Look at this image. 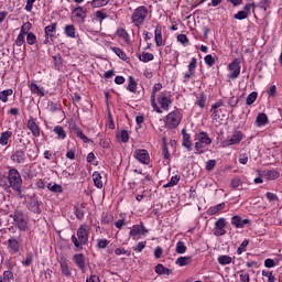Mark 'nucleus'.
Listing matches in <instances>:
<instances>
[{
    "label": "nucleus",
    "mask_w": 282,
    "mask_h": 282,
    "mask_svg": "<svg viewBox=\"0 0 282 282\" xmlns=\"http://www.w3.org/2000/svg\"><path fill=\"white\" fill-rule=\"evenodd\" d=\"M10 217H12L19 230L22 232L28 230V220H25V215H23V212H15L14 215H11Z\"/></svg>",
    "instance_id": "5"
},
{
    "label": "nucleus",
    "mask_w": 282,
    "mask_h": 282,
    "mask_svg": "<svg viewBox=\"0 0 282 282\" xmlns=\"http://www.w3.org/2000/svg\"><path fill=\"white\" fill-rule=\"evenodd\" d=\"M23 43H25V33H24V29L21 28V32L15 40V44L18 45V47H21Z\"/></svg>",
    "instance_id": "40"
},
{
    "label": "nucleus",
    "mask_w": 282,
    "mask_h": 282,
    "mask_svg": "<svg viewBox=\"0 0 282 282\" xmlns=\"http://www.w3.org/2000/svg\"><path fill=\"white\" fill-rule=\"evenodd\" d=\"M241 282H250V274L243 270L239 271Z\"/></svg>",
    "instance_id": "53"
},
{
    "label": "nucleus",
    "mask_w": 282,
    "mask_h": 282,
    "mask_svg": "<svg viewBox=\"0 0 282 282\" xmlns=\"http://www.w3.org/2000/svg\"><path fill=\"white\" fill-rule=\"evenodd\" d=\"M229 70L228 78H231V80H235L236 78H239V74H241V64L239 63L238 58H235L229 64Z\"/></svg>",
    "instance_id": "6"
},
{
    "label": "nucleus",
    "mask_w": 282,
    "mask_h": 282,
    "mask_svg": "<svg viewBox=\"0 0 282 282\" xmlns=\"http://www.w3.org/2000/svg\"><path fill=\"white\" fill-rule=\"evenodd\" d=\"M158 102L161 107V109H164V111H169V107H171V95L167 91L160 93L158 96Z\"/></svg>",
    "instance_id": "8"
},
{
    "label": "nucleus",
    "mask_w": 282,
    "mask_h": 282,
    "mask_svg": "<svg viewBox=\"0 0 282 282\" xmlns=\"http://www.w3.org/2000/svg\"><path fill=\"white\" fill-rule=\"evenodd\" d=\"M154 41L156 43V47H162V29H160V28L155 29Z\"/></svg>",
    "instance_id": "33"
},
{
    "label": "nucleus",
    "mask_w": 282,
    "mask_h": 282,
    "mask_svg": "<svg viewBox=\"0 0 282 282\" xmlns=\"http://www.w3.org/2000/svg\"><path fill=\"white\" fill-rule=\"evenodd\" d=\"M219 111H221V109L219 110V108L210 109V113H212V120H219L220 116H219Z\"/></svg>",
    "instance_id": "58"
},
{
    "label": "nucleus",
    "mask_w": 282,
    "mask_h": 282,
    "mask_svg": "<svg viewBox=\"0 0 282 282\" xmlns=\"http://www.w3.org/2000/svg\"><path fill=\"white\" fill-rule=\"evenodd\" d=\"M72 267L67 262H61V272L64 276H72Z\"/></svg>",
    "instance_id": "31"
},
{
    "label": "nucleus",
    "mask_w": 282,
    "mask_h": 282,
    "mask_svg": "<svg viewBox=\"0 0 282 282\" xmlns=\"http://www.w3.org/2000/svg\"><path fill=\"white\" fill-rule=\"evenodd\" d=\"M183 135V147L187 149V151H193V141H191V134L186 133V129L182 130Z\"/></svg>",
    "instance_id": "19"
},
{
    "label": "nucleus",
    "mask_w": 282,
    "mask_h": 282,
    "mask_svg": "<svg viewBox=\"0 0 282 282\" xmlns=\"http://www.w3.org/2000/svg\"><path fill=\"white\" fill-rule=\"evenodd\" d=\"M28 160V155L25 154V150H15L11 154V161L15 164H25V161Z\"/></svg>",
    "instance_id": "11"
},
{
    "label": "nucleus",
    "mask_w": 282,
    "mask_h": 282,
    "mask_svg": "<svg viewBox=\"0 0 282 282\" xmlns=\"http://www.w3.org/2000/svg\"><path fill=\"white\" fill-rule=\"evenodd\" d=\"M72 131L75 135H77V138H79V140H83V142H85V144H89V142H91V139L87 138V135H85V133H83V130L80 128H78L77 126H73Z\"/></svg>",
    "instance_id": "20"
},
{
    "label": "nucleus",
    "mask_w": 282,
    "mask_h": 282,
    "mask_svg": "<svg viewBox=\"0 0 282 282\" xmlns=\"http://www.w3.org/2000/svg\"><path fill=\"white\" fill-rule=\"evenodd\" d=\"M164 270H166V267H164V264H158L155 267L156 274H164Z\"/></svg>",
    "instance_id": "64"
},
{
    "label": "nucleus",
    "mask_w": 282,
    "mask_h": 282,
    "mask_svg": "<svg viewBox=\"0 0 282 282\" xmlns=\"http://www.w3.org/2000/svg\"><path fill=\"white\" fill-rule=\"evenodd\" d=\"M73 17H75L76 21L82 25V23H85V19H87V10L83 7H76L73 12Z\"/></svg>",
    "instance_id": "12"
},
{
    "label": "nucleus",
    "mask_w": 282,
    "mask_h": 282,
    "mask_svg": "<svg viewBox=\"0 0 282 282\" xmlns=\"http://www.w3.org/2000/svg\"><path fill=\"white\" fill-rule=\"evenodd\" d=\"M187 248L186 245L184 243V241H178L176 243V248H175V252L177 254H184L186 252Z\"/></svg>",
    "instance_id": "39"
},
{
    "label": "nucleus",
    "mask_w": 282,
    "mask_h": 282,
    "mask_svg": "<svg viewBox=\"0 0 282 282\" xmlns=\"http://www.w3.org/2000/svg\"><path fill=\"white\" fill-rule=\"evenodd\" d=\"M31 91L32 94H36V96H45L43 88H40L39 85L34 83L31 84Z\"/></svg>",
    "instance_id": "41"
},
{
    "label": "nucleus",
    "mask_w": 282,
    "mask_h": 282,
    "mask_svg": "<svg viewBox=\"0 0 282 282\" xmlns=\"http://www.w3.org/2000/svg\"><path fill=\"white\" fill-rule=\"evenodd\" d=\"M230 186L232 188H239V186H241V178H239V177L232 178L230 182Z\"/></svg>",
    "instance_id": "59"
},
{
    "label": "nucleus",
    "mask_w": 282,
    "mask_h": 282,
    "mask_svg": "<svg viewBox=\"0 0 282 282\" xmlns=\"http://www.w3.org/2000/svg\"><path fill=\"white\" fill-rule=\"evenodd\" d=\"M129 235L135 241V237H138V235H141L140 225H133L132 229L129 232Z\"/></svg>",
    "instance_id": "44"
},
{
    "label": "nucleus",
    "mask_w": 282,
    "mask_h": 282,
    "mask_svg": "<svg viewBox=\"0 0 282 282\" xmlns=\"http://www.w3.org/2000/svg\"><path fill=\"white\" fill-rule=\"evenodd\" d=\"M110 0H93L90 2L91 8H104V6H107Z\"/></svg>",
    "instance_id": "38"
},
{
    "label": "nucleus",
    "mask_w": 282,
    "mask_h": 282,
    "mask_svg": "<svg viewBox=\"0 0 282 282\" xmlns=\"http://www.w3.org/2000/svg\"><path fill=\"white\" fill-rule=\"evenodd\" d=\"M64 34L68 37V39H77L78 35H76V26H74V24H67L64 28Z\"/></svg>",
    "instance_id": "23"
},
{
    "label": "nucleus",
    "mask_w": 282,
    "mask_h": 282,
    "mask_svg": "<svg viewBox=\"0 0 282 282\" xmlns=\"http://www.w3.org/2000/svg\"><path fill=\"white\" fill-rule=\"evenodd\" d=\"M26 34V43L28 45L36 44V35L32 32L25 33Z\"/></svg>",
    "instance_id": "46"
},
{
    "label": "nucleus",
    "mask_w": 282,
    "mask_h": 282,
    "mask_svg": "<svg viewBox=\"0 0 282 282\" xmlns=\"http://www.w3.org/2000/svg\"><path fill=\"white\" fill-rule=\"evenodd\" d=\"M215 166H217V161L209 160L206 163V171H213V169H215Z\"/></svg>",
    "instance_id": "61"
},
{
    "label": "nucleus",
    "mask_w": 282,
    "mask_h": 282,
    "mask_svg": "<svg viewBox=\"0 0 282 282\" xmlns=\"http://www.w3.org/2000/svg\"><path fill=\"white\" fill-rule=\"evenodd\" d=\"M145 248H147V242L141 241V242H138L135 247H133V250L134 252H142V250H144Z\"/></svg>",
    "instance_id": "55"
},
{
    "label": "nucleus",
    "mask_w": 282,
    "mask_h": 282,
    "mask_svg": "<svg viewBox=\"0 0 282 282\" xmlns=\"http://www.w3.org/2000/svg\"><path fill=\"white\" fill-rule=\"evenodd\" d=\"M206 65H208V67H213V65H215V57H213V55H206L204 58Z\"/></svg>",
    "instance_id": "56"
},
{
    "label": "nucleus",
    "mask_w": 282,
    "mask_h": 282,
    "mask_svg": "<svg viewBox=\"0 0 282 282\" xmlns=\"http://www.w3.org/2000/svg\"><path fill=\"white\" fill-rule=\"evenodd\" d=\"M188 72L185 73L184 78L185 80H188L189 78H193V76H195V69L197 68V58L193 57L191 59V63L187 66Z\"/></svg>",
    "instance_id": "17"
},
{
    "label": "nucleus",
    "mask_w": 282,
    "mask_h": 282,
    "mask_svg": "<svg viewBox=\"0 0 282 282\" xmlns=\"http://www.w3.org/2000/svg\"><path fill=\"white\" fill-rule=\"evenodd\" d=\"M268 122H269L268 115H265L264 112L258 113V116L256 118L257 127H265V124H268Z\"/></svg>",
    "instance_id": "24"
},
{
    "label": "nucleus",
    "mask_w": 282,
    "mask_h": 282,
    "mask_svg": "<svg viewBox=\"0 0 282 282\" xmlns=\"http://www.w3.org/2000/svg\"><path fill=\"white\" fill-rule=\"evenodd\" d=\"M34 261V254L32 252H26V258L22 261L24 268H30V264Z\"/></svg>",
    "instance_id": "42"
},
{
    "label": "nucleus",
    "mask_w": 282,
    "mask_h": 282,
    "mask_svg": "<svg viewBox=\"0 0 282 282\" xmlns=\"http://www.w3.org/2000/svg\"><path fill=\"white\" fill-rule=\"evenodd\" d=\"M195 151H197V153L199 154L204 153V143L197 141L195 143Z\"/></svg>",
    "instance_id": "63"
},
{
    "label": "nucleus",
    "mask_w": 282,
    "mask_h": 282,
    "mask_svg": "<svg viewBox=\"0 0 282 282\" xmlns=\"http://www.w3.org/2000/svg\"><path fill=\"white\" fill-rule=\"evenodd\" d=\"M57 23L54 22L51 25L45 26L44 32L45 36H50V39H54V32H56Z\"/></svg>",
    "instance_id": "27"
},
{
    "label": "nucleus",
    "mask_w": 282,
    "mask_h": 282,
    "mask_svg": "<svg viewBox=\"0 0 282 282\" xmlns=\"http://www.w3.org/2000/svg\"><path fill=\"white\" fill-rule=\"evenodd\" d=\"M257 96H259L257 91H252L251 94H249L246 99V105H254V101L257 100Z\"/></svg>",
    "instance_id": "45"
},
{
    "label": "nucleus",
    "mask_w": 282,
    "mask_h": 282,
    "mask_svg": "<svg viewBox=\"0 0 282 282\" xmlns=\"http://www.w3.org/2000/svg\"><path fill=\"white\" fill-rule=\"evenodd\" d=\"M13 94H14V91L12 89H7V90L0 91L1 102H8V97L12 96Z\"/></svg>",
    "instance_id": "36"
},
{
    "label": "nucleus",
    "mask_w": 282,
    "mask_h": 282,
    "mask_svg": "<svg viewBox=\"0 0 282 282\" xmlns=\"http://www.w3.org/2000/svg\"><path fill=\"white\" fill-rule=\"evenodd\" d=\"M96 19H98L99 23H102V21H105V19H107V13L102 12V11H97L95 13Z\"/></svg>",
    "instance_id": "57"
},
{
    "label": "nucleus",
    "mask_w": 282,
    "mask_h": 282,
    "mask_svg": "<svg viewBox=\"0 0 282 282\" xmlns=\"http://www.w3.org/2000/svg\"><path fill=\"white\" fill-rule=\"evenodd\" d=\"M70 240L77 250H83V246H87V241H89V226L82 225L77 229V237L73 235Z\"/></svg>",
    "instance_id": "1"
},
{
    "label": "nucleus",
    "mask_w": 282,
    "mask_h": 282,
    "mask_svg": "<svg viewBox=\"0 0 282 282\" xmlns=\"http://www.w3.org/2000/svg\"><path fill=\"white\" fill-rule=\"evenodd\" d=\"M10 138H12V131H4L0 134V144L2 147L8 145V140H10Z\"/></svg>",
    "instance_id": "28"
},
{
    "label": "nucleus",
    "mask_w": 282,
    "mask_h": 282,
    "mask_svg": "<svg viewBox=\"0 0 282 282\" xmlns=\"http://www.w3.org/2000/svg\"><path fill=\"white\" fill-rule=\"evenodd\" d=\"M26 127H28V130L31 131L34 138L41 137V128H39V124H36V120L34 118L31 117L28 120Z\"/></svg>",
    "instance_id": "15"
},
{
    "label": "nucleus",
    "mask_w": 282,
    "mask_h": 282,
    "mask_svg": "<svg viewBox=\"0 0 282 282\" xmlns=\"http://www.w3.org/2000/svg\"><path fill=\"white\" fill-rule=\"evenodd\" d=\"M196 104L198 105V107H200V109H204V107H206V95H204V93L199 95Z\"/></svg>",
    "instance_id": "52"
},
{
    "label": "nucleus",
    "mask_w": 282,
    "mask_h": 282,
    "mask_svg": "<svg viewBox=\"0 0 282 282\" xmlns=\"http://www.w3.org/2000/svg\"><path fill=\"white\" fill-rule=\"evenodd\" d=\"M48 191H51L52 193H63V186L58 185V184H54L52 185L51 183L47 185Z\"/></svg>",
    "instance_id": "48"
},
{
    "label": "nucleus",
    "mask_w": 282,
    "mask_h": 282,
    "mask_svg": "<svg viewBox=\"0 0 282 282\" xmlns=\"http://www.w3.org/2000/svg\"><path fill=\"white\" fill-rule=\"evenodd\" d=\"M93 182L96 188H102V176L98 172L93 173Z\"/></svg>",
    "instance_id": "30"
},
{
    "label": "nucleus",
    "mask_w": 282,
    "mask_h": 282,
    "mask_svg": "<svg viewBox=\"0 0 282 282\" xmlns=\"http://www.w3.org/2000/svg\"><path fill=\"white\" fill-rule=\"evenodd\" d=\"M107 246H109V240L107 239H99L97 242V248H99V250H105Z\"/></svg>",
    "instance_id": "54"
},
{
    "label": "nucleus",
    "mask_w": 282,
    "mask_h": 282,
    "mask_svg": "<svg viewBox=\"0 0 282 282\" xmlns=\"http://www.w3.org/2000/svg\"><path fill=\"white\" fill-rule=\"evenodd\" d=\"M192 261H193L192 257H180L176 260V265H180L181 268H184V265H191Z\"/></svg>",
    "instance_id": "29"
},
{
    "label": "nucleus",
    "mask_w": 282,
    "mask_h": 282,
    "mask_svg": "<svg viewBox=\"0 0 282 282\" xmlns=\"http://www.w3.org/2000/svg\"><path fill=\"white\" fill-rule=\"evenodd\" d=\"M133 158L138 160L141 164H150L151 156L149 155V151L145 149H137L133 153Z\"/></svg>",
    "instance_id": "7"
},
{
    "label": "nucleus",
    "mask_w": 282,
    "mask_h": 282,
    "mask_svg": "<svg viewBox=\"0 0 282 282\" xmlns=\"http://www.w3.org/2000/svg\"><path fill=\"white\" fill-rule=\"evenodd\" d=\"M248 12L246 11H239L234 15V19H237V21H243V19H248Z\"/></svg>",
    "instance_id": "51"
},
{
    "label": "nucleus",
    "mask_w": 282,
    "mask_h": 282,
    "mask_svg": "<svg viewBox=\"0 0 282 282\" xmlns=\"http://www.w3.org/2000/svg\"><path fill=\"white\" fill-rule=\"evenodd\" d=\"M242 140H243V132L236 131L229 139L225 140L223 144L224 147H232L234 144H239Z\"/></svg>",
    "instance_id": "10"
},
{
    "label": "nucleus",
    "mask_w": 282,
    "mask_h": 282,
    "mask_svg": "<svg viewBox=\"0 0 282 282\" xmlns=\"http://www.w3.org/2000/svg\"><path fill=\"white\" fill-rule=\"evenodd\" d=\"M224 208H226V203H220L216 206H212L208 209L209 215H217V213H219L220 210H224Z\"/></svg>",
    "instance_id": "32"
},
{
    "label": "nucleus",
    "mask_w": 282,
    "mask_h": 282,
    "mask_svg": "<svg viewBox=\"0 0 282 282\" xmlns=\"http://www.w3.org/2000/svg\"><path fill=\"white\" fill-rule=\"evenodd\" d=\"M28 210L34 213L35 215H41V204L39 203V198L36 197V195H32L29 198Z\"/></svg>",
    "instance_id": "9"
},
{
    "label": "nucleus",
    "mask_w": 282,
    "mask_h": 282,
    "mask_svg": "<svg viewBox=\"0 0 282 282\" xmlns=\"http://www.w3.org/2000/svg\"><path fill=\"white\" fill-rule=\"evenodd\" d=\"M250 243V240L245 239L241 245L240 248L237 249V254H242L243 252H246V248H248V245Z\"/></svg>",
    "instance_id": "49"
},
{
    "label": "nucleus",
    "mask_w": 282,
    "mask_h": 282,
    "mask_svg": "<svg viewBox=\"0 0 282 282\" xmlns=\"http://www.w3.org/2000/svg\"><path fill=\"white\" fill-rule=\"evenodd\" d=\"M219 265H230L232 263V257L230 256H219L218 257Z\"/></svg>",
    "instance_id": "34"
},
{
    "label": "nucleus",
    "mask_w": 282,
    "mask_h": 282,
    "mask_svg": "<svg viewBox=\"0 0 282 282\" xmlns=\"http://www.w3.org/2000/svg\"><path fill=\"white\" fill-rule=\"evenodd\" d=\"M8 248L14 252V254L21 252V242L15 238L8 239Z\"/></svg>",
    "instance_id": "18"
},
{
    "label": "nucleus",
    "mask_w": 282,
    "mask_h": 282,
    "mask_svg": "<svg viewBox=\"0 0 282 282\" xmlns=\"http://www.w3.org/2000/svg\"><path fill=\"white\" fill-rule=\"evenodd\" d=\"M247 224H250V219H242L240 216H234L231 218V225L235 228H243Z\"/></svg>",
    "instance_id": "21"
},
{
    "label": "nucleus",
    "mask_w": 282,
    "mask_h": 282,
    "mask_svg": "<svg viewBox=\"0 0 282 282\" xmlns=\"http://www.w3.org/2000/svg\"><path fill=\"white\" fill-rule=\"evenodd\" d=\"M178 43H182V45H186L188 43V37L186 34H178L177 35Z\"/></svg>",
    "instance_id": "60"
},
{
    "label": "nucleus",
    "mask_w": 282,
    "mask_h": 282,
    "mask_svg": "<svg viewBox=\"0 0 282 282\" xmlns=\"http://www.w3.org/2000/svg\"><path fill=\"white\" fill-rule=\"evenodd\" d=\"M182 122V113L180 111H172L165 118L166 129H177Z\"/></svg>",
    "instance_id": "4"
},
{
    "label": "nucleus",
    "mask_w": 282,
    "mask_h": 282,
    "mask_svg": "<svg viewBox=\"0 0 282 282\" xmlns=\"http://www.w3.org/2000/svg\"><path fill=\"white\" fill-rule=\"evenodd\" d=\"M149 17V9L144 6L138 7L134 9L131 15V21L135 28H140V25H144V21Z\"/></svg>",
    "instance_id": "2"
},
{
    "label": "nucleus",
    "mask_w": 282,
    "mask_h": 282,
    "mask_svg": "<svg viewBox=\"0 0 282 282\" xmlns=\"http://www.w3.org/2000/svg\"><path fill=\"white\" fill-rule=\"evenodd\" d=\"M75 215L79 220L85 219V209H83V205H80V207H75Z\"/></svg>",
    "instance_id": "47"
},
{
    "label": "nucleus",
    "mask_w": 282,
    "mask_h": 282,
    "mask_svg": "<svg viewBox=\"0 0 282 282\" xmlns=\"http://www.w3.org/2000/svg\"><path fill=\"white\" fill-rule=\"evenodd\" d=\"M73 261H75V264L77 265V268H79V270H82V272H85V270H87V265L85 263V254L76 253L73 257Z\"/></svg>",
    "instance_id": "16"
},
{
    "label": "nucleus",
    "mask_w": 282,
    "mask_h": 282,
    "mask_svg": "<svg viewBox=\"0 0 282 282\" xmlns=\"http://www.w3.org/2000/svg\"><path fill=\"white\" fill-rule=\"evenodd\" d=\"M196 140H198V142L206 144V145L213 143V139H210V137H208V133L205 131H202L198 134H196Z\"/></svg>",
    "instance_id": "22"
},
{
    "label": "nucleus",
    "mask_w": 282,
    "mask_h": 282,
    "mask_svg": "<svg viewBox=\"0 0 282 282\" xmlns=\"http://www.w3.org/2000/svg\"><path fill=\"white\" fill-rule=\"evenodd\" d=\"M214 235L216 237H224L226 235V219L225 218H219L215 223V231Z\"/></svg>",
    "instance_id": "13"
},
{
    "label": "nucleus",
    "mask_w": 282,
    "mask_h": 282,
    "mask_svg": "<svg viewBox=\"0 0 282 282\" xmlns=\"http://www.w3.org/2000/svg\"><path fill=\"white\" fill-rule=\"evenodd\" d=\"M128 91H131V94H135L138 91V82H135V78L133 76H130L128 78Z\"/></svg>",
    "instance_id": "26"
},
{
    "label": "nucleus",
    "mask_w": 282,
    "mask_h": 282,
    "mask_svg": "<svg viewBox=\"0 0 282 282\" xmlns=\"http://www.w3.org/2000/svg\"><path fill=\"white\" fill-rule=\"evenodd\" d=\"M160 89H162V84H155L152 88L151 94V105L154 111H156V113H162V109L160 108V106H158V102H155V94H158Z\"/></svg>",
    "instance_id": "14"
},
{
    "label": "nucleus",
    "mask_w": 282,
    "mask_h": 282,
    "mask_svg": "<svg viewBox=\"0 0 282 282\" xmlns=\"http://www.w3.org/2000/svg\"><path fill=\"white\" fill-rule=\"evenodd\" d=\"M153 58H155L153 53L147 52H143L142 55L139 56V59L142 61V63H149L150 61H153Z\"/></svg>",
    "instance_id": "37"
},
{
    "label": "nucleus",
    "mask_w": 282,
    "mask_h": 282,
    "mask_svg": "<svg viewBox=\"0 0 282 282\" xmlns=\"http://www.w3.org/2000/svg\"><path fill=\"white\" fill-rule=\"evenodd\" d=\"M9 186L13 188H19L23 186V178L21 177V173H19V170L11 167L8 172L7 176Z\"/></svg>",
    "instance_id": "3"
},
{
    "label": "nucleus",
    "mask_w": 282,
    "mask_h": 282,
    "mask_svg": "<svg viewBox=\"0 0 282 282\" xmlns=\"http://www.w3.org/2000/svg\"><path fill=\"white\" fill-rule=\"evenodd\" d=\"M111 50L116 55H118L121 58V61L129 59V57L127 56V53H124V51H122V48L115 46V47H111Z\"/></svg>",
    "instance_id": "35"
},
{
    "label": "nucleus",
    "mask_w": 282,
    "mask_h": 282,
    "mask_svg": "<svg viewBox=\"0 0 282 282\" xmlns=\"http://www.w3.org/2000/svg\"><path fill=\"white\" fill-rule=\"evenodd\" d=\"M53 131L57 135L58 140H65V138H67V132L63 126H55Z\"/></svg>",
    "instance_id": "25"
},
{
    "label": "nucleus",
    "mask_w": 282,
    "mask_h": 282,
    "mask_svg": "<svg viewBox=\"0 0 282 282\" xmlns=\"http://www.w3.org/2000/svg\"><path fill=\"white\" fill-rule=\"evenodd\" d=\"M117 138H120V141L123 143L129 142V132L127 130H121Z\"/></svg>",
    "instance_id": "50"
},
{
    "label": "nucleus",
    "mask_w": 282,
    "mask_h": 282,
    "mask_svg": "<svg viewBox=\"0 0 282 282\" xmlns=\"http://www.w3.org/2000/svg\"><path fill=\"white\" fill-rule=\"evenodd\" d=\"M53 61L55 63V67H59V65L63 63V57L61 56V54H57L53 56Z\"/></svg>",
    "instance_id": "62"
},
{
    "label": "nucleus",
    "mask_w": 282,
    "mask_h": 282,
    "mask_svg": "<svg viewBox=\"0 0 282 282\" xmlns=\"http://www.w3.org/2000/svg\"><path fill=\"white\" fill-rule=\"evenodd\" d=\"M180 182V176L174 175L171 177V181L163 185V188H171L172 186H177V183Z\"/></svg>",
    "instance_id": "43"
}]
</instances>
